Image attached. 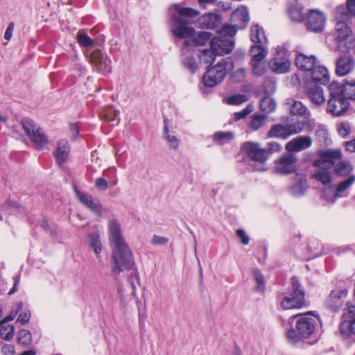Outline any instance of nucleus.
<instances>
[{
	"label": "nucleus",
	"instance_id": "nucleus-1",
	"mask_svg": "<svg viewBox=\"0 0 355 355\" xmlns=\"http://www.w3.org/2000/svg\"><path fill=\"white\" fill-rule=\"evenodd\" d=\"M108 239L112 249L111 268L114 275L134 268L133 254L122 235L119 221L112 218L108 222Z\"/></svg>",
	"mask_w": 355,
	"mask_h": 355
},
{
	"label": "nucleus",
	"instance_id": "nucleus-2",
	"mask_svg": "<svg viewBox=\"0 0 355 355\" xmlns=\"http://www.w3.org/2000/svg\"><path fill=\"white\" fill-rule=\"evenodd\" d=\"M296 319L295 328H291L286 331V338L291 343H296L301 339L310 338L315 331L318 318L313 316L311 313L297 314L290 317L288 323L291 324Z\"/></svg>",
	"mask_w": 355,
	"mask_h": 355
},
{
	"label": "nucleus",
	"instance_id": "nucleus-3",
	"mask_svg": "<svg viewBox=\"0 0 355 355\" xmlns=\"http://www.w3.org/2000/svg\"><path fill=\"white\" fill-rule=\"evenodd\" d=\"M236 29L229 24H224L218 35L210 40V47L217 55H223L231 52L234 48V36Z\"/></svg>",
	"mask_w": 355,
	"mask_h": 355
},
{
	"label": "nucleus",
	"instance_id": "nucleus-4",
	"mask_svg": "<svg viewBox=\"0 0 355 355\" xmlns=\"http://www.w3.org/2000/svg\"><path fill=\"white\" fill-rule=\"evenodd\" d=\"M329 99L327 101V111L334 116L343 115L348 110L349 103L339 92L338 83L333 81L329 85Z\"/></svg>",
	"mask_w": 355,
	"mask_h": 355
},
{
	"label": "nucleus",
	"instance_id": "nucleus-5",
	"mask_svg": "<svg viewBox=\"0 0 355 355\" xmlns=\"http://www.w3.org/2000/svg\"><path fill=\"white\" fill-rule=\"evenodd\" d=\"M291 282V295L284 297L280 302L281 307L284 310L300 309L305 304V293L298 279L293 277Z\"/></svg>",
	"mask_w": 355,
	"mask_h": 355
},
{
	"label": "nucleus",
	"instance_id": "nucleus-6",
	"mask_svg": "<svg viewBox=\"0 0 355 355\" xmlns=\"http://www.w3.org/2000/svg\"><path fill=\"white\" fill-rule=\"evenodd\" d=\"M304 123L299 120L287 124H275L272 125L267 133L270 138H280L286 139L291 135L301 132L304 128Z\"/></svg>",
	"mask_w": 355,
	"mask_h": 355
},
{
	"label": "nucleus",
	"instance_id": "nucleus-7",
	"mask_svg": "<svg viewBox=\"0 0 355 355\" xmlns=\"http://www.w3.org/2000/svg\"><path fill=\"white\" fill-rule=\"evenodd\" d=\"M23 129L30 139L35 144L37 150L43 148L49 140L42 130L31 119H24L21 121Z\"/></svg>",
	"mask_w": 355,
	"mask_h": 355
},
{
	"label": "nucleus",
	"instance_id": "nucleus-8",
	"mask_svg": "<svg viewBox=\"0 0 355 355\" xmlns=\"http://www.w3.org/2000/svg\"><path fill=\"white\" fill-rule=\"evenodd\" d=\"M228 62L223 59L216 65L209 68L203 75L204 85L213 87L220 83L227 74Z\"/></svg>",
	"mask_w": 355,
	"mask_h": 355
},
{
	"label": "nucleus",
	"instance_id": "nucleus-9",
	"mask_svg": "<svg viewBox=\"0 0 355 355\" xmlns=\"http://www.w3.org/2000/svg\"><path fill=\"white\" fill-rule=\"evenodd\" d=\"M242 150L251 160L259 162L260 166L258 167L254 166L255 170H264L263 164L268 158V151H266L265 148H261L259 144L251 141L245 143Z\"/></svg>",
	"mask_w": 355,
	"mask_h": 355
},
{
	"label": "nucleus",
	"instance_id": "nucleus-10",
	"mask_svg": "<svg viewBox=\"0 0 355 355\" xmlns=\"http://www.w3.org/2000/svg\"><path fill=\"white\" fill-rule=\"evenodd\" d=\"M89 61L92 64L94 69L98 73L105 75L112 71L110 59L98 49L94 50L90 53Z\"/></svg>",
	"mask_w": 355,
	"mask_h": 355
},
{
	"label": "nucleus",
	"instance_id": "nucleus-11",
	"mask_svg": "<svg viewBox=\"0 0 355 355\" xmlns=\"http://www.w3.org/2000/svg\"><path fill=\"white\" fill-rule=\"evenodd\" d=\"M73 190L77 198L83 204L87 209H90L98 217H102V207L98 200H95L93 197L87 193L78 190L77 186H73Z\"/></svg>",
	"mask_w": 355,
	"mask_h": 355
},
{
	"label": "nucleus",
	"instance_id": "nucleus-12",
	"mask_svg": "<svg viewBox=\"0 0 355 355\" xmlns=\"http://www.w3.org/2000/svg\"><path fill=\"white\" fill-rule=\"evenodd\" d=\"M341 334L350 336L355 334V306H349L347 311L343 315L342 322L340 325Z\"/></svg>",
	"mask_w": 355,
	"mask_h": 355
},
{
	"label": "nucleus",
	"instance_id": "nucleus-13",
	"mask_svg": "<svg viewBox=\"0 0 355 355\" xmlns=\"http://www.w3.org/2000/svg\"><path fill=\"white\" fill-rule=\"evenodd\" d=\"M297 157L293 154L282 155L276 161L275 171L280 174H288L296 171L295 163Z\"/></svg>",
	"mask_w": 355,
	"mask_h": 355
},
{
	"label": "nucleus",
	"instance_id": "nucleus-14",
	"mask_svg": "<svg viewBox=\"0 0 355 355\" xmlns=\"http://www.w3.org/2000/svg\"><path fill=\"white\" fill-rule=\"evenodd\" d=\"M326 23L324 15L318 10H311L307 16L306 28L313 32L323 31Z\"/></svg>",
	"mask_w": 355,
	"mask_h": 355
},
{
	"label": "nucleus",
	"instance_id": "nucleus-15",
	"mask_svg": "<svg viewBox=\"0 0 355 355\" xmlns=\"http://www.w3.org/2000/svg\"><path fill=\"white\" fill-rule=\"evenodd\" d=\"M342 157V152L339 149L327 150L321 153L320 158L314 162V165L320 168H331L336 161Z\"/></svg>",
	"mask_w": 355,
	"mask_h": 355
},
{
	"label": "nucleus",
	"instance_id": "nucleus-16",
	"mask_svg": "<svg viewBox=\"0 0 355 355\" xmlns=\"http://www.w3.org/2000/svg\"><path fill=\"white\" fill-rule=\"evenodd\" d=\"M347 295V291L345 289L332 291L324 302L326 307L333 312H338L342 307L343 301Z\"/></svg>",
	"mask_w": 355,
	"mask_h": 355
},
{
	"label": "nucleus",
	"instance_id": "nucleus-17",
	"mask_svg": "<svg viewBox=\"0 0 355 355\" xmlns=\"http://www.w3.org/2000/svg\"><path fill=\"white\" fill-rule=\"evenodd\" d=\"M355 67V61L349 54H345L336 60V73L339 76L349 73Z\"/></svg>",
	"mask_w": 355,
	"mask_h": 355
},
{
	"label": "nucleus",
	"instance_id": "nucleus-18",
	"mask_svg": "<svg viewBox=\"0 0 355 355\" xmlns=\"http://www.w3.org/2000/svg\"><path fill=\"white\" fill-rule=\"evenodd\" d=\"M312 139L309 136H300L293 139L286 145V149L289 152H299L309 148Z\"/></svg>",
	"mask_w": 355,
	"mask_h": 355
},
{
	"label": "nucleus",
	"instance_id": "nucleus-19",
	"mask_svg": "<svg viewBox=\"0 0 355 355\" xmlns=\"http://www.w3.org/2000/svg\"><path fill=\"white\" fill-rule=\"evenodd\" d=\"M310 101L315 105H322L325 102L323 89L318 85H309L305 91Z\"/></svg>",
	"mask_w": 355,
	"mask_h": 355
},
{
	"label": "nucleus",
	"instance_id": "nucleus-20",
	"mask_svg": "<svg viewBox=\"0 0 355 355\" xmlns=\"http://www.w3.org/2000/svg\"><path fill=\"white\" fill-rule=\"evenodd\" d=\"M174 22L178 25V26L174 29L173 34L175 37L179 38L187 39L191 36H193L195 34V30L189 26H182L187 23L185 19H182L176 15H173Z\"/></svg>",
	"mask_w": 355,
	"mask_h": 355
},
{
	"label": "nucleus",
	"instance_id": "nucleus-21",
	"mask_svg": "<svg viewBox=\"0 0 355 355\" xmlns=\"http://www.w3.org/2000/svg\"><path fill=\"white\" fill-rule=\"evenodd\" d=\"M231 21L234 24L233 26L240 28H244L249 21V15L247 8L241 7L236 9L231 15Z\"/></svg>",
	"mask_w": 355,
	"mask_h": 355
},
{
	"label": "nucleus",
	"instance_id": "nucleus-22",
	"mask_svg": "<svg viewBox=\"0 0 355 355\" xmlns=\"http://www.w3.org/2000/svg\"><path fill=\"white\" fill-rule=\"evenodd\" d=\"M291 62L286 58L276 57L268 62V67L277 73H284L289 71Z\"/></svg>",
	"mask_w": 355,
	"mask_h": 355
},
{
	"label": "nucleus",
	"instance_id": "nucleus-23",
	"mask_svg": "<svg viewBox=\"0 0 355 355\" xmlns=\"http://www.w3.org/2000/svg\"><path fill=\"white\" fill-rule=\"evenodd\" d=\"M355 182V175H350L346 180L340 182L334 191V195L327 200L334 202L338 198L345 196V191Z\"/></svg>",
	"mask_w": 355,
	"mask_h": 355
},
{
	"label": "nucleus",
	"instance_id": "nucleus-24",
	"mask_svg": "<svg viewBox=\"0 0 355 355\" xmlns=\"http://www.w3.org/2000/svg\"><path fill=\"white\" fill-rule=\"evenodd\" d=\"M315 60L314 55H306L302 53H297L295 62L297 68L304 71H310L315 67Z\"/></svg>",
	"mask_w": 355,
	"mask_h": 355
},
{
	"label": "nucleus",
	"instance_id": "nucleus-25",
	"mask_svg": "<svg viewBox=\"0 0 355 355\" xmlns=\"http://www.w3.org/2000/svg\"><path fill=\"white\" fill-rule=\"evenodd\" d=\"M86 244L96 254V258L102 251V242L100 233L98 231L88 234L86 238Z\"/></svg>",
	"mask_w": 355,
	"mask_h": 355
},
{
	"label": "nucleus",
	"instance_id": "nucleus-26",
	"mask_svg": "<svg viewBox=\"0 0 355 355\" xmlns=\"http://www.w3.org/2000/svg\"><path fill=\"white\" fill-rule=\"evenodd\" d=\"M69 152V143L65 139H61L58 142L55 151L54 153L55 158L59 166H62L68 157Z\"/></svg>",
	"mask_w": 355,
	"mask_h": 355
},
{
	"label": "nucleus",
	"instance_id": "nucleus-27",
	"mask_svg": "<svg viewBox=\"0 0 355 355\" xmlns=\"http://www.w3.org/2000/svg\"><path fill=\"white\" fill-rule=\"evenodd\" d=\"M339 92L347 100L355 101V80L345 79L338 83Z\"/></svg>",
	"mask_w": 355,
	"mask_h": 355
},
{
	"label": "nucleus",
	"instance_id": "nucleus-28",
	"mask_svg": "<svg viewBox=\"0 0 355 355\" xmlns=\"http://www.w3.org/2000/svg\"><path fill=\"white\" fill-rule=\"evenodd\" d=\"M311 78L313 82L326 84L329 80L327 69L323 66H315L311 69Z\"/></svg>",
	"mask_w": 355,
	"mask_h": 355
},
{
	"label": "nucleus",
	"instance_id": "nucleus-29",
	"mask_svg": "<svg viewBox=\"0 0 355 355\" xmlns=\"http://www.w3.org/2000/svg\"><path fill=\"white\" fill-rule=\"evenodd\" d=\"M335 37L338 42L345 40L352 33L351 28L345 21H338L335 26Z\"/></svg>",
	"mask_w": 355,
	"mask_h": 355
},
{
	"label": "nucleus",
	"instance_id": "nucleus-30",
	"mask_svg": "<svg viewBox=\"0 0 355 355\" xmlns=\"http://www.w3.org/2000/svg\"><path fill=\"white\" fill-rule=\"evenodd\" d=\"M164 138L167 141L170 148L176 150L180 144V139L175 135V132L169 130V120L164 119Z\"/></svg>",
	"mask_w": 355,
	"mask_h": 355
},
{
	"label": "nucleus",
	"instance_id": "nucleus-31",
	"mask_svg": "<svg viewBox=\"0 0 355 355\" xmlns=\"http://www.w3.org/2000/svg\"><path fill=\"white\" fill-rule=\"evenodd\" d=\"M287 103L290 104V112L293 115H299L306 119L311 116L308 108L301 101L291 99Z\"/></svg>",
	"mask_w": 355,
	"mask_h": 355
},
{
	"label": "nucleus",
	"instance_id": "nucleus-32",
	"mask_svg": "<svg viewBox=\"0 0 355 355\" xmlns=\"http://www.w3.org/2000/svg\"><path fill=\"white\" fill-rule=\"evenodd\" d=\"M220 22V16L214 13L206 14L200 19V25L205 28H214L218 26Z\"/></svg>",
	"mask_w": 355,
	"mask_h": 355
},
{
	"label": "nucleus",
	"instance_id": "nucleus-33",
	"mask_svg": "<svg viewBox=\"0 0 355 355\" xmlns=\"http://www.w3.org/2000/svg\"><path fill=\"white\" fill-rule=\"evenodd\" d=\"M267 118L265 114H252L248 125V128L252 131H257L266 124Z\"/></svg>",
	"mask_w": 355,
	"mask_h": 355
},
{
	"label": "nucleus",
	"instance_id": "nucleus-34",
	"mask_svg": "<svg viewBox=\"0 0 355 355\" xmlns=\"http://www.w3.org/2000/svg\"><path fill=\"white\" fill-rule=\"evenodd\" d=\"M311 177L318 182H320L323 186L331 187V172L323 169L318 170L312 174Z\"/></svg>",
	"mask_w": 355,
	"mask_h": 355
},
{
	"label": "nucleus",
	"instance_id": "nucleus-35",
	"mask_svg": "<svg viewBox=\"0 0 355 355\" xmlns=\"http://www.w3.org/2000/svg\"><path fill=\"white\" fill-rule=\"evenodd\" d=\"M251 40L255 44H264L267 42L263 29L258 25L251 28Z\"/></svg>",
	"mask_w": 355,
	"mask_h": 355
},
{
	"label": "nucleus",
	"instance_id": "nucleus-36",
	"mask_svg": "<svg viewBox=\"0 0 355 355\" xmlns=\"http://www.w3.org/2000/svg\"><path fill=\"white\" fill-rule=\"evenodd\" d=\"M119 111L114 109L113 107H107L104 108L101 112V117L107 121H116V124L119 123Z\"/></svg>",
	"mask_w": 355,
	"mask_h": 355
},
{
	"label": "nucleus",
	"instance_id": "nucleus-37",
	"mask_svg": "<svg viewBox=\"0 0 355 355\" xmlns=\"http://www.w3.org/2000/svg\"><path fill=\"white\" fill-rule=\"evenodd\" d=\"M252 61H262L267 55V50L263 44H257L252 46L250 49Z\"/></svg>",
	"mask_w": 355,
	"mask_h": 355
},
{
	"label": "nucleus",
	"instance_id": "nucleus-38",
	"mask_svg": "<svg viewBox=\"0 0 355 355\" xmlns=\"http://www.w3.org/2000/svg\"><path fill=\"white\" fill-rule=\"evenodd\" d=\"M175 11L179 15L178 16L182 19L193 18L199 15V12L191 8L181 7L180 6H175Z\"/></svg>",
	"mask_w": 355,
	"mask_h": 355
},
{
	"label": "nucleus",
	"instance_id": "nucleus-39",
	"mask_svg": "<svg viewBox=\"0 0 355 355\" xmlns=\"http://www.w3.org/2000/svg\"><path fill=\"white\" fill-rule=\"evenodd\" d=\"M259 107L262 112L269 114L275 110L276 102L272 98L266 96L261 99Z\"/></svg>",
	"mask_w": 355,
	"mask_h": 355
},
{
	"label": "nucleus",
	"instance_id": "nucleus-40",
	"mask_svg": "<svg viewBox=\"0 0 355 355\" xmlns=\"http://www.w3.org/2000/svg\"><path fill=\"white\" fill-rule=\"evenodd\" d=\"M334 170L337 175L347 176L351 173L353 167L349 162L343 161L336 165Z\"/></svg>",
	"mask_w": 355,
	"mask_h": 355
},
{
	"label": "nucleus",
	"instance_id": "nucleus-41",
	"mask_svg": "<svg viewBox=\"0 0 355 355\" xmlns=\"http://www.w3.org/2000/svg\"><path fill=\"white\" fill-rule=\"evenodd\" d=\"M288 13L291 19L296 22H300L304 18L302 8L297 6H291L288 10Z\"/></svg>",
	"mask_w": 355,
	"mask_h": 355
},
{
	"label": "nucleus",
	"instance_id": "nucleus-42",
	"mask_svg": "<svg viewBox=\"0 0 355 355\" xmlns=\"http://www.w3.org/2000/svg\"><path fill=\"white\" fill-rule=\"evenodd\" d=\"M252 275L256 282V291L263 292L265 290V279L263 274L258 269L252 271Z\"/></svg>",
	"mask_w": 355,
	"mask_h": 355
},
{
	"label": "nucleus",
	"instance_id": "nucleus-43",
	"mask_svg": "<svg viewBox=\"0 0 355 355\" xmlns=\"http://www.w3.org/2000/svg\"><path fill=\"white\" fill-rule=\"evenodd\" d=\"M211 34L209 32H199L193 39L196 46H203L211 40Z\"/></svg>",
	"mask_w": 355,
	"mask_h": 355
},
{
	"label": "nucleus",
	"instance_id": "nucleus-44",
	"mask_svg": "<svg viewBox=\"0 0 355 355\" xmlns=\"http://www.w3.org/2000/svg\"><path fill=\"white\" fill-rule=\"evenodd\" d=\"M0 336L1 338L10 340L15 334V327L12 325H1L0 326Z\"/></svg>",
	"mask_w": 355,
	"mask_h": 355
},
{
	"label": "nucleus",
	"instance_id": "nucleus-45",
	"mask_svg": "<svg viewBox=\"0 0 355 355\" xmlns=\"http://www.w3.org/2000/svg\"><path fill=\"white\" fill-rule=\"evenodd\" d=\"M349 14L351 13L343 6H338L335 10L336 22H338V21L346 22L349 18Z\"/></svg>",
	"mask_w": 355,
	"mask_h": 355
},
{
	"label": "nucleus",
	"instance_id": "nucleus-46",
	"mask_svg": "<svg viewBox=\"0 0 355 355\" xmlns=\"http://www.w3.org/2000/svg\"><path fill=\"white\" fill-rule=\"evenodd\" d=\"M216 55L211 49H205L201 52L200 60L205 64H212Z\"/></svg>",
	"mask_w": 355,
	"mask_h": 355
},
{
	"label": "nucleus",
	"instance_id": "nucleus-47",
	"mask_svg": "<svg viewBox=\"0 0 355 355\" xmlns=\"http://www.w3.org/2000/svg\"><path fill=\"white\" fill-rule=\"evenodd\" d=\"M76 37L81 46L89 47L94 44L93 40L83 31H79Z\"/></svg>",
	"mask_w": 355,
	"mask_h": 355
},
{
	"label": "nucleus",
	"instance_id": "nucleus-48",
	"mask_svg": "<svg viewBox=\"0 0 355 355\" xmlns=\"http://www.w3.org/2000/svg\"><path fill=\"white\" fill-rule=\"evenodd\" d=\"M233 137L234 134L232 132H218L214 135L215 141L220 144L230 141Z\"/></svg>",
	"mask_w": 355,
	"mask_h": 355
},
{
	"label": "nucleus",
	"instance_id": "nucleus-49",
	"mask_svg": "<svg viewBox=\"0 0 355 355\" xmlns=\"http://www.w3.org/2000/svg\"><path fill=\"white\" fill-rule=\"evenodd\" d=\"M248 101L245 94H235L227 98V103L229 105H238Z\"/></svg>",
	"mask_w": 355,
	"mask_h": 355
},
{
	"label": "nucleus",
	"instance_id": "nucleus-50",
	"mask_svg": "<svg viewBox=\"0 0 355 355\" xmlns=\"http://www.w3.org/2000/svg\"><path fill=\"white\" fill-rule=\"evenodd\" d=\"M252 73L256 76H261L266 72V66L262 61H252Z\"/></svg>",
	"mask_w": 355,
	"mask_h": 355
},
{
	"label": "nucleus",
	"instance_id": "nucleus-51",
	"mask_svg": "<svg viewBox=\"0 0 355 355\" xmlns=\"http://www.w3.org/2000/svg\"><path fill=\"white\" fill-rule=\"evenodd\" d=\"M32 340V336L29 331L22 329L19 331L18 342L24 345H29Z\"/></svg>",
	"mask_w": 355,
	"mask_h": 355
},
{
	"label": "nucleus",
	"instance_id": "nucleus-52",
	"mask_svg": "<svg viewBox=\"0 0 355 355\" xmlns=\"http://www.w3.org/2000/svg\"><path fill=\"white\" fill-rule=\"evenodd\" d=\"M337 131L340 136L345 138L351 132V125L348 122H342L337 125Z\"/></svg>",
	"mask_w": 355,
	"mask_h": 355
},
{
	"label": "nucleus",
	"instance_id": "nucleus-53",
	"mask_svg": "<svg viewBox=\"0 0 355 355\" xmlns=\"http://www.w3.org/2000/svg\"><path fill=\"white\" fill-rule=\"evenodd\" d=\"M22 306L23 304L21 302L18 303L16 309L12 310L9 315L5 317L3 320H0V326L6 324L9 321L12 320L17 315V313L21 310Z\"/></svg>",
	"mask_w": 355,
	"mask_h": 355
},
{
	"label": "nucleus",
	"instance_id": "nucleus-54",
	"mask_svg": "<svg viewBox=\"0 0 355 355\" xmlns=\"http://www.w3.org/2000/svg\"><path fill=\"white\" fill-rule=\"evenodd\" d=\"M253 111V105L251 104H248L245 109L240 112H237L234 113V119L235 121H239L241 119H244L246 116L250 114Z\"/></svg>",
	"mask_w": 355,
	"mask_h": 355
},
{
	"label": "nucleus",
	"instance_id": "nucleus-55",
	"mask_svg": "<svg viewBox=\"0 0 355 355\" xmlns=\"http://www.w3.org/2000/svg\"><path fill=\"white\" fill-rule=\"evenodd\" d=\"M182 63L184 67L188 68L192 73H194L198 68V65L193 57H187L184 58Z\"/></svg>",
	"mask_w": 355,
	"mask_h": 355
},
{
	"label": "nucleus",
	"instance_id": "nucleus-56",
	"mask_svg": "<svg viewBox=\"0 0 355 355\" xmlns=\"http://www.w3.org/2000/svg\"><path fill=\"white\" fill-rule=\"evenodd\" d=\"M168 242V239L158 235H153L151 243L154 245H166Z\"/></svg>",
	"mask_w": 355,
	"mask_h": 355
},
{
	"label": "nucleus",
	"instance_id": "nucleus-57",
	"mask_svg": "<svg viewBox=\"0 0 355 355\" xmlns=\"http://www.w3.org/2000/svg\"><path fill=\"white\" fill-rule=\"evenodd\" d=\"M266 151H268V157L272 153L279 152L281 150V146L275 141L270 142L268 144V147L265 148Z\"/></svg>",
	"mask_w": 355,
	"mask_h": 355
},
{
	"label": "nucleus",
	"instance_id": "nucleus-58",
	"mask_svg": "<svg viewBox=\"0 0 355 355\" xmlns=\"http://www.w3.org/2000/svg\"><path fill=\"white\" fill-rule=\"evenodd\" d=\"M236 235L241 239L242 244L248 245L249 243L250 238L246 234L245 232L243 230H242V229L238 230L236 231Z\"/></svg>",
	"mask_w": 355,
	"mask_h": 355
},
{
	"label": "nucleus",
	"instance_id": "nucleus-59",
	"mask_svg": "<svg viewBox=\"0 0 355 355\" xmlns=\"http://www.w3.org/2000/svg\"><path fill=\"white\" fill-rule=\"evenodd\" d=\"M245 68H240L237 69L233 74V78L236 81H241L245 78Z\"/></svg>",
	"mask_w": 355,
	"mask_h": 355
},
{
	"label": "nucleus",
	"instance_id": "nucleus-60",
	"mask_svg": "<svg viewBox=\"0 0 355 355\" xmlns=\"http://www.w3.org/2000/svg\"><path fill=\"white\" fill-rule=\"evenodd\" d=\"M95 185L96 187H98L99 189L105 191L108 188V182L107 181L103 178H98L96 180Z\"/></svg>",
	"mask_w": 355,
	"mask_h": 355
},
{
	"label": "nucleus",
	"instance_id": "nucleus-61",
	"mask_svg": "<svg viewBox=\"0 0 355 355\" xmlns=\"http://www.w3.org/2000/svg\"><path fill=\"white\" fill-rule=\"evenodd\" d=\"M1 352L5 355H12L15 353V347L12 345L5 344L1 348Z\"/></svg>",
	"mask_w": 355,
	"mask_h": 355
},
{
	"label": "nucleus",
	"instance_id": "nucleus-62",
	"mask_svg": "<svg viewBox=\"0 0 355 355\" xmlns=\"http://www.w3.org/2000/svg\"><path fill=\"white\" fill-rule=\"evenodd\" d=\"M344 146L347 151L350 153L355 152V138L350 141L344 142Z\"/></svg>",
	"mask_w": 355,
	"mask_h": 355
},
{
	"label": "nucleus",
	"instance_id": "nucleus-63",
	"mask_svg": "<svg viewBox=\"0 0 355 355\" xmlns=\"http://www.w3.org/2000/svg\"><path fill=\"white\" fill-rule=\"evenodd\" d=\"M13 30H14V24L12 22H10L8 24V26L7 27L6 32H5L4 37L6 40H10V38L12 37V35Z\"/></svg>",
	"mask_w": 355,
	"mask_h": 355
},
{
	"label": "nucleus",
	"instance_id": "nucleus-64",
	"mask_svg": "<svg viewBox=\"0 0 355 355\" xmlns=\"http://www.w3.org/2000/svg\"><path fill=\"white\" fill-rule=\"evenodd\" d=\"M346 6L348 11L355 16V0H347Z\"/></svg>",
	"mask_w": 355,
	"mask_h": 355
}]
</instances>
